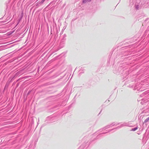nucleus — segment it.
Instances as JSON below:
<instances>
[{
	"instance_id": "nucleus-2",
	"label": "nucleus",
	"mask_w": 149,
	"mask_h": 149,
	"mask_svg": "<svg viewBox=\"0 0 149 149\" xmlns=\"http://www.w3.org/2000/svg\"><path fill=\"white\" fill-rule=\"evenodd\" d=\"M91 0H83V2L84 3H86L87 1H90Z\"/></svg>"
},
{
	"instance_id": "nucleus-3",
	"label": "nucleus",
	"mask_w": 149,
	"mask_h": 149,
	"mask_svg": "<svg viewBox=\"0 0 149 149\" xmlns=\"http://www.w3.org/2000/svg\"><path fill=\"white\" fill-rule=\"evenodd\" d=\"M148 120H149V117L147 118L145 120V122H147Z\"/></svg>"
},
{
	"instance_id": "nucleus-1",
	"label": "nucleus",
	"mask_w": 149,
	"mask_h": 149,
	"mask_svg": "<svg viewBox=\"0 0 149 149\" xmlns=\"http://www.w3.org/2000/svg\"><path fill=\"white\" fill-rule=\"evenodd\" d=\"M137 127H135L134 128H133V129H132V130H131L132 131H135V130H137Z\"/></svg>"
}]
</instances>
